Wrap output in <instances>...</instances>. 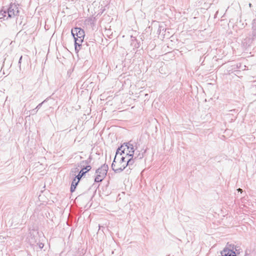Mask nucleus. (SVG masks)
I'll return each mask as SVG.
<instances>
[{"instance_id": "obj_1", "label": "nucleus", "mask_w": 256, "mask_h": 256, "mask_svg": "<svg viewBox=\"0 0 256 256\" xmlns=\"http://www.w3.org/2000/svg\"><path fill=\"white\" fill-rule=\"evenodd\" d=\"M120 150H121L120 155H122V154L126 153V156L128 158L134 156V148L133 144H132L130 142L124 143L122 144L121 146L117 150L116 152V155H118V152H119Z\"/></svg>"}, {"instance_id": "obj_2", "label": "nucleus", "mask_w": 256, "mask_h": 256, "mask_svg": "<svg viewBox=\"0 0 256 256\" xmlns=\"http://www.w3.org/2000/svg\"><path fill=\"white\" fill-rule=\"evenodd\" d=\"M108 167L107 164H104L100 168H98L96 172V176L94 182H102L106 175Z\"/></svg>"}, {"instance_id": "obj_3", "label": "nucleus", "mask_w": 256, "mask_h": 256, "mask_svg": "<svg viewBox=\"0 0 256 256\" xmlns=\"http://www.w3.org/2000/svg\"><path fill=\"white\" fill-rule=\"evenodd\" d=\"M72 34L74 39V42H82L84 36V30L80 28H75L72 30Z\"/></svg>"}, {"instance_id": "obj_4", "label": "nucleus", "mask_w": 256, "mask_h": 256, "mask_svg": "<svg viewBox=\"0 0 256 256\" xmlns=\"http://www.w3.org/2000/svg\"><path fill=\"white\" fill-rule=\"evenodd\" d=\"M252 32L251 35L249 37H247L244 39L243 42L246 46H250L253 42L256 44V25L253 24L252 26Z\"/></svg>"}, {"instance_id": "obj_5", "label": "nucleus", "mask_w": 256, "mask_h": 256, "mask_svg": "<svg viewBox=\"0 0 256 256\" xmlns=\"http://www.w3.org/2000/svg\"><path fill=\"white\" fill-rule=\"evenodd\" d=\"M19 12L18 7L15 4H11L8 8V18H12L18 16Z\"/></svg>"}, {"instance_id": "obj_6", "label": "nucleus", "mask_w": 256, "mask_h": 256, "mask_svg": "<svg viewBox=\"0 0 256 256\" xmlns=\"http://www.w3.org/2000/svg\"><path fill=\"white\" fill-rule=\"evenodd\" d=\"M130 156L126 158V163H124L123 165L122 168H125L127 166L129 167L130 169H132L134 168V163L136 158H139L140 159H142L143 158V154L140 153L136 156Z\"/></svg>"}, {"instance_id": "obj_7", "label": "nucleus", "mask_w": 256, "mask_h": 256, "mask_svg": "<svg viewBox=\"0 0 256 256\" xmlns=\"http://www.w3.org/2000/svg\"><path fill=\"white\" fill-rule=\"evenodd\" d=\"M234 250H236V248H234V246L232 247V250L224 248L223 250L221 252L222 256H236V252Z\"/></svg>"}, {"instance_id": "obj_8", "label": "nucleus", "mask_w": 256, "mask_h": 256, "mask_svg": "<svg viewBox=\"0 0 256 256\" xmlns=\"http://www.w3.org/2000/svg\"><path fill=\"white\" fill-rule=\"evenodd\" d=\"M126 156H122L120 158V161L119 162V164H118V168L116 170L118 172H122L124 168H122V166L124 163H126Z\"/></svg>"}, {"instance_id": "obj_9", "label": "nucleus", "mask_w": 256, "mask_h": 256, "mask_svg": "<svg viewBox=\"0 0 256 256\" xmlns=\"http://www.w3.org/2000/svg\"><path fill=\"white\" fill-rule=\"evenodd\" d=\"M92 168L91 166H86V167H84L79 172L78 175L76 176V178H77L78 180H80L82 177L88 172Z\"/></svg>"}, {"instance_id": "obj_10", "label": "nucleus", "mask_w": 256, "mask_h": 256, "mask_svg": "<svg viewBox=\"0 0 256 256\" xmlns=\"http://www.w3.org/2000/svg\"><path fill=\"white\" fill-rule=\"evenodd\" d=\"M80 180H78L76 178L73 180L70 186L71 192H73L75 190L76 186L78 185Z\"/></svg>"}, {"instance_id": "obj_11", "label": "nucleus", "mask_w": 256, "mask_h": 256, "mask_svg": "<svg viewBox=\"0 0 256 256\" xmlns=\"http://www.w3.org/2000/svg\"><path fill=\"white\" fill-rule=\"evenodd\" d=\"M118 156V155H116V156H115V158H114V160L112 163V169L116 172H118L116 170L118 168V166H116L115 163L116 162V158Z\"/></svg>"}, {"instance_id": "obj_12", "label": "nucleus", "mask_w": 256, "mask_h": 256, "mask_svg": "<svg viewBox=\"0 0 256 256\" xmlns=\"http://www.w3.org/2000/svg\"><path fill=\"white\" fill-rule=\"evenodd\" d=\"M81 42H74L75 50L76 51V52H78L80 48V46H81L80 43Z\"/></svg>"}, {"instance_id": "obj_13", "label": "nucleus", "mask_w": 256, "mask_h": 256, "mask_svg": "<svg viewBox=\"0 0 256 256\" xmlns=\"http://www.w3.org/2000/svg\"><path fill=\"white\" fill-rule=\"evenodd\" d=\"M6 14H8V10H2L0 12V15L3 16V18H0V20L2 21V19L4 18V17L6 16Z\"/></svg>"}, {"instance_id": "obj_14", "label": "nucleus", "mask_w": 256, "mask_h": 256, "mask_svg": "<svg viewBox=\"0 0 256 256\" xmlns=\"http://www.w3.org/2000/svg\"><path fill=\"white\" fill-rule=\"evenodd\" d=\"M46 101V100H44L42 102H41L40 104H38L36 107V109H37V110H39L40 107L42 106V104Z\"/></svg>"}, {"instance_id": "obj_15", "label": "nucleus", "mask_w": 256, "mask_h": 256, "mask_svg": "<svg viewBox=\"0 0 256 256\" xmlns=\"http://www.w3.org/2000/svg\"><path fill=\"white\" fill-rule=\"evenodd\" d=\"M35 110L36 108L31 110V114H34L36 113L37 111H36Z\"/></svg>"}, {"instance_id": "obj_16", "label": "nucleus", "mask_w": 256, "mask_h": 256, "mask_svg": "<svg viewBox=\"0 0 256 256\" xmlns=\"http://www.w3.org/2000/svg\"><path fill=\"white\" fill-rule=\"evenodd\" d=\"M44 244H42V243H40V244H39V246L40 248H42L43 247H44Z\"/></svg>"}, {"instance_id": "obj_17", "label": "nucleus", "mask_w": 256, "mask_h": 256, "mask_svg": "<svg viewBox=\"0 0 256 256\" xmlns=\"http://www.w3.org/2000/svg\"><path fill=\"white\" fill-rule=\"evenodd\" d=\"M22 56H21L20 57V58L19 61H18V64H21V62H22Z\"/></svg>"}, {"instance_id": "obj_18", "label": "nucleus", "mask_w": 256, "mask_h": 256, "mask_svg": "<svg viewBox=\"0 0 256 256\" xmlns=\"http://www.w3.org/2000/svg\"><path fill=\"white\" fill-rule=\"evenodd\" d=\"M237 190H238V192H242V189H241V188H239L237 189Z\"/></svg>"}]
</instances>
